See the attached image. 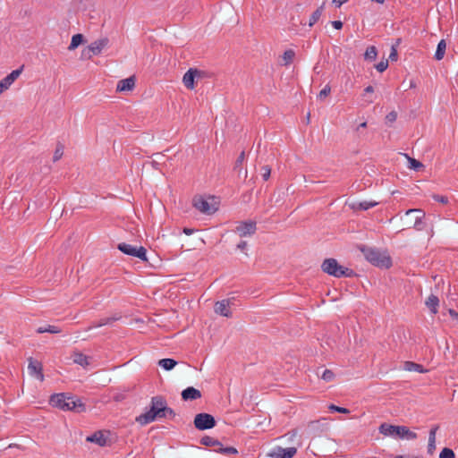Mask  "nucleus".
Instances as JSON below:
<instances>
[{"mask_svg":"<svg viewBox=\"0 0 458 458\" xmlns=\"http://www.w3.org/2000/svg\"><path fill=\"white\" fill-rule=\"evenodd\" d=\"M175 415L174 411L167 406V402L165 397L162 395H156L151 398L149 410L136 417V421L144 426L157 419H174Z\"/></svg>","mask_w":458,"mask_h":458,"instance_id":"1","label":"nucleus"},{"mask_svg":"<svg viewBox=\"0 0 458 458\" xmlns=\"http://www.w3.org/2000/svg\"><path fill=\"white\" fill-rule=\"evenodd\" d=\"M49 403L63 411H72L79 413L86 411V405L81 398L65 393L52 394Z\"/></svg>","mask_w":458,"mask_h":458,"instance_id":"2","label":"nucleus"},{"mask_svg":"<svg viewBox=\"0 0 458 458\" xmlns=\"http://www.w3.org/2000/svg\"><path fill=\"white\" fill-rule=\"evenodd\" d=\"M359 249L363 253L365 259L372 265L383 268H389L392 266L390 256L385 252L365 245L360 246Z\"/></svg>","mask_w":458,"mask_h":458,"instance_id":"3","label":"nucleus"},{"mask_svg":"<svg viewBox=\"0 0 458 458\" xmlns=\"http://www.w3.org/2000/svg\"><path fill=\"white\" fill-rule=\"evenodd\" d=\"M321 269L324 273L336 278L353 277L356 276L354 270L341 266L334 258L326 259L321 264Z\"/></svg>","mask_w":458,"mask_h":458,"instance_id":"4","label":"nucleus"},{"mask_svg":"<svg viewBox=\"0 0 458 458\" xmlns=\"http://www.w3.org/2000/svg\"><path fill=\"white\" fill-rule=\"evenodd\" d=\"M200 444L206 446L214 447V451L224 455H235L238 450L233 446L224 447L222 443L209 436H204L200 439Z\"/></svg>","mask_w":458,"mask_h":458,"instance_id":"5","label":"nucleus"},{"mask_svg":"<svg viewBox=\"0 0 458 458\" xmlns=\"http://www.w3.org/2000/svg\"><path fill=\"white\" fill-rule=\"evenodd\" d=\"M194 427L199 430L211 429L216 425L213 415L206 412L198 413L194 418Z\"/></svg>","mask_w":458,"mask_h":458,"instance_id":"6","label":"nucleus"},{"mask_svg":"<svg viewBox=\"0 0 458 458\" xmlns=\"http://www.w3.org/2000/svg\"><path fill=\"white\" fill-rule=\"evenodd\" d=\"M192 205L199 212L206 215H212L217 210V208L214 205H210L202 196H195L192 199Z\"/></svg>","mask_w":458,"mask_h":458,"instance_id":"7","label":"nucleus"},{"mask_svg":"<svg viewBox=\"0 0 458 458\" xmlns=\"http://www.w3.org/2000/svg\"><path fill=\"white\" fill-rule=\"evenodd\" d=\"M256 231L257 224L252 220L242 221L235 228V232L240 237L251 236L256 233Z\"/></svg>","mask_w":458,"mask_h":458,"instance_id":"8","label":"nucleus"},{"mask_svg":"<svg viewBox=\"0 0 458 458\" xmlns=\"http://www.w3.org/2000/svg\"><path fill=\"white\" fill-rule=\"evenodd\" d=\"M233 303V299H224L222 301H218L215 303L214 310L216 314L231 318L232 312L230 310V305Z\"/></svg>","mask_w":458,"mask_h":458,"instance_id":"9","label":"nucleus"},{"mask_svg":"<svg viewBox=\"0 0 458 458\" xmlns=\"http://www.w3.org/2000/svg\"><path fill=\"white\" fill-rule=\"evenodd\" d=\"M296 453H297L296 447L284 448L282 446H276L268 454V456L274 457V458H292L296 454Z\"/></svg>","mask_w":458,"mask_h":458,"instance_id":"10","label":"nucleus"},{"mask_svg":"<svg viewBox=\"0 0 458 458\" xmlns=\"http://www.w3.org/2000/svg\"><path fill=\"white\" fill-rule=\"evenodd\" d=\"M23 70V65L19 69L13 70L11 73H9L6 77L0 81V94L4 90L9 89V87L15 81V80L20 76Z\"/></svg>","mask_w":458,"mask_h":458,"instance_id":"11","label":"nucleus"},{"mask_svg":"<svg viewBox=\"0 0 458 458\" xmlns=\"http://www.w3.org/2000/svg\"><path fill=\"white\" fill-rule=\"evenodd\" d=\"M28 369L30 375L35 376L40 381L44 380V375L42 373L43 368L41 362L30 357L29 359Z\"/></svg>","mask_w":458,"mask_h":458,"instance_id":"12","label":"nucleus"},{"mask_svg":"<svg viewBox=\"0 0 458 458\" xmlns=\"http://www.w3.org/2000/svg\"><path fill=\"white\" fill-rule=\"evenodd\" d=\"M135 76H130L129 78L119 81L116 86V91L123 92L132 90L135 87Z\"/></svg>","mask_w":458,"mask_h":458,"instance_id":"13","label":"nucleus"},{"mask_svg":"<svg viewBox=\"0 0 458 458\" xmlns=\"http://www.w3.org/2000/svg\"><path fill=\"white\" fill-rule=\"evenodd\" d=\"M181 395L183 401H194L201 397V392L193 386H188L182 391Z\"/></svg>","mask_w":458,"mask_h":458,"instance_id":"14","label":"nucleus"},{"mask_svg":"<svg viewBox=\"0 0 458 458\" xmlns=\"http://www.w3.org/2000/svg\"><path fill=\"white\" fill-rule=\"evenodd\" d=\"M196 68H190L182 77V82L188 89L195 88Z\"/></svg>","mask_w":458,"mask_h":458,"instance_id":"15","label":"nucleus"},{"mask_svg":"<svg viewBox=\"0 0 458 458\" xmlns=\"http://www.w3.org/2000/svg\"><path fill=\"white\" fill-rule=\"evenodd\" d=\"M395 437L413 440L417 438V434L413 431H411L406 426H397Z\"/></svg>","mask_w":458,"mask_h":458,"instance_id":"16","label":"nucleus"},{"mask_svg":"<svg viewBox=\"0 0 458 458\" xmlns=\"http://www.w3.org/2000/svg\"><path fill=\"white\" fill-rule=\"evenodd\" d=\"M109 40L106 38H100L92 42L89 47L90 48L91 54L93 55H98L101 53V51L107 46Z\"/></svg>","mask_w":458,"mask_h":458,"instance_id":"17","label":"nucleus"},{"mask_svg":"<svg viewBox=\"0 0 458 458\" xmlns=\"http://www.w3.org/2000/svg\"><path fill=\"white\" fill-rule=\"evenodd\" d=\"M86 441L95 443L99 446H105L106 445V437L101 431H96L94 434L88 436Z\"/></svg>","mask_w":458,"mask_h":458,"instance_id":"18","label":"nucleus"},{"mask_svg":"<svg viewBox=\"0 0 458 458\" xmlns=\"http://www.w3.org/2000/svg\"><path fill=\"white\" fill-rule=\"evenodd\" d=\"M396 428L397 426L395 425H391L386 422H384L379 426L378 431L380 434L384 436L395 437Z\"/></svg>","mask_w":458,"mask_h":458,"instance_id":"19","label":"nucleus"},{"mask_svg":"<svg viewBox=\"0 0 458 458\" xmlns=\"http://www.w3.org/2000/svg\"><path fill=\"white\" fill-rule=\"evenodd\" d=\"M412 212H417V213H420V215L418 216L415 219V223L413 225V228H415L416 230L418 231H421L424 229V223L422 221V219L424 218L425 216V213L420 210V209H409L406 211V215H409Z\"/></svg>","mask_w":458,"mask_h":458,"instance_id":"20","label":"nucleus"},{"mask_svg":"<svg viewBox=\"0 0 458 458\" xmlns=\"http://www.w3.org/2000/svg\"><path fill=\"white\" fill-rule=\"evenodd\" d=\"M425 304L429 309L431 313H433V314H437V307L439 305V299H438L437 296H436L434 294H430L428 297Z\"/></svg>","mask_w":458,"mask_h":458,"instance_id":"21","label":"nucleus"},{"mask_svg":"<svg viewBox=\"0 0 458 458\" xmlns=\"http://www.w3.org/2000/svg\"><path fill=\"white\" fill-rule=\"evenodd\" d=\"M403 368L405 370H408V371H416L419 373L427 372V369H425L421 364H419V363H416L413 361H405Z\"/></svg>","mask_w":458,"mask_h":458,"instance_id":"22","label":"nucleus"},{"mask_svg":"<svg viewBox=\"0 0 458 458\" xmlns=\"http://www.w3.org/2000/svg\"><path fill=\"white\" fill-rule=\"evenodd\" d=\"M117 249L126 255L134 257L137 247L125 242H122L118 244Z\"/></svg>","mask_w":458,"mask_h":458,"instance_id":"23","label":"nucleus"},{"mask_svg":"<svg viewBox=\"0 0 458 458\" xmlns=\"http://www.w3.org/2000/svg\"><path fill=\"white\" fill-rule=\"evenodd\" d=\"M85 41V38H84V36L81 33H78V34H75L72 37V40H71V43L68 47V49L69 50H74L76 49L80 45H81L82 43H84Z\"/></svg>","mask_w":458,"mask_h":458,"instance_id":"24","label":"nucleus"},{"mask_svg":"<svg viewBox=\"0 0 458 458\" xmlns=\"http://www.w3.org/2000/svg\"><path fill=\"white\" fill-rule=\"evenodd\" d=\"M177 364V361L174 359L165 358L158 360V365L165 370L173 369Z\"/></svg>","mask_w":458,"mask_h":458,"instance_id":"25","label":"nucleus"},{"mask_svg":"<svg viewBox=\"0 0 458 458\" xmlns=\"http://www.w3.org/2000/svg\"><path fill=\"white\" fill-rule=\"evenodd\" d=\"M73 361L82 367L89 365V357L81 352H75L73 355Z\"/></svg>","mask_w":458,"mask_h":458,"instance_id":"26","label":"nucleus"},{"mask_svg":"<svg viewBox=\"0 0 458 458\" xmlns=\"http://www.w3.org/2000/svg\"><path fill=\"white\" fill-rule=\"evenodd\" d=\"M325 3H323L316 11H314L310 18L309 26L312 27L320 18L324 11Z\"/></svg>","mask_w":458,"mask_h":458,"instance_id":"27","label":"nucleus"},{"mask_svg":"<svg viewBox=\"0 0 458 458\" xmlns=\"http://www.w3.org/2000/svg\"><path fill=\"white\" fill-rule=\"evenodd\" d=\"M445 49H446L445 41L444 39H441L438 42L437 47V50L435 53V59L437 61L442 60L444 58Z\"/></svg>","mask_w":458,"mask_h":458,"instance_id":"28","label":"nucleus"},{"mask_svg":"<svg viewBox=\"0 0 458 458\" xmlns=\"http://www.w3.org/2000/svg\"><path fill=\"white\" fill-rule=\"evenodd\" d=\"M377 56V49L375 46H369L367 47L364 53V59L366 61H375Z\"/></svg>","mask_w":458,"mask_h":458,"instance_id":"29","label":"nucleus"},{"mask_svg":"<svg viewBox=\"0 0 458 458\" xmlns=\"http://www.w3.org/2000/svg\"><path fill=\"white\" fill-rule=\"evenodd\" d=\"M295 52L293 49L285 50L283 54V64L282 65L287 66L291 64L294 59Z\"/></svg>","mask_w":458,"mask_h":458,"instance_id":"30","label":"nucleus"},{"mask_svg":"<svg viewBox=\"0 0 458 458\" xmlns=\"http://www.w3.org/2000/svg\"><path fill=\"white\" fill-rule=\"evenodd\" d=\"M37 333H38V334H43V333L59 334V333H61V329L55 326L47 325L45 327H39L37 329Z\"/></svg>","mask_w":458,"mask_h":458,"instance_id":"31","label":"nucleus"},{"mask_svg":"<svg viewBox=\"0 0 458 458\" xmlns=\"http://www.w3.org/2000/svg\"><path fill=\"white\" fill-rule=\"evenodd\" d=\"M377 205L376 201H360L357 204L353 205V208L360 209V210H368Z\"/></svg>","mask_w":458,"mask_h":458,"instance_id":"32","label":"nucleus"},{"mask_svg":"<svg viewBox=\"0 0 458 458\" xmlns=\"http://www.w3.org/2000/svg\"><path fill=\"white\" fill-rule=\"evenodd\" d=\"M409 159V168L414 171H420L422 167H424L423 164L419 160L411 157H408Z\"/></svg>","mask_w":458,"mask_h":458,"instance_id":"33","label":"nucleus"},{"mask_svg":"<svg viewBox=\"0 0 458 458\" xmlns=\"http://www.w3.org/2000/svg\"><path fill=\"white\" fill-rule=\"evenodd\" d=\"M64 155V145L60 142L57 143L55 150L54 152L53 156V161L56 162L58 161Z\"/></svg>","mask_w":458,"mask_h":458,"instance_id":"34","label":"nucleus"},{"mask_svg":"<svg viewBox=\"0 0 458 458\" xmlns=\"http://www.w3.org/2000/svg\"><path fill=\"white\" fill-rule=\"evenodd\" d=\"M136 258L143 260V261H147V250L140 246V247H137L136 249V253H135V256Z\"/></svg>","mask_w":458,"mask_h":458,"instance_id":"35","label":"nucleus"},{"mask_svg":"<svg viewBox=\"0 0 458 458\" xmlns=\"http://www.w3.org/2000/svg\"><path fill=\"white\" fill-rule=\"evenodd\" d=\"M439 458H455V454L451 448L445 447L442 449Z\"/></svg>","mask_w":458,"mask_h":458,"instance_id":"36","label":"nucleus"},{"mask_svg":"<svg viewBox=\"0 0 458 458\" xmlns=\"http://www.w3.org/2000/svg\"><path fill=\"white\" fill-rule=\"evenodd\" d=\"M261 176L264 181H267L271 174V168L269 165H263L260 169Z\"/></svg>","mask_w":458,"mask_h":458,"instance_id":"37","label":"nucleus"},{"mask_svg":"<svg viewBox=\"0 0 458 458\" xmlns=\"http://www.w3.org/2000/svg\"><path fill=\"white\" fill-rule=\"evenodd\" d=\"M388 67V60H382L378 64L375 65V68L377 72H385Z\"/></svg>","mask_w":458,"mask_h":458,"instance_id":"38","label":"nucleus"},{"mask_svg":"<svg viewBox=\"0 0 458 458\" xmlns=\"http://www.w3.org/2000/svg\"><path fill=\"white\" fill-rule=\"evenodd\" d=\"M92 56H94V55H93V54H91V51H90V48L89 47V46L81 51V58L82 60H89L92 58Z\"/></svg>","mask_w":458,"mask_h":458,"instance_id":"39","label":"nucleus"},{"mask_svg":"<svg viewBox=\"0 0 458 458\" xmlns=\"http://www.w3.org/2000/svg\"><path fill=\"white\" fill-rule=\"evenodd\" d=\"M107 325H108V321H106V318H104L99 319L97 322H94L91 326H89L88 327L87 330H90V329L95 328V327H101L103 326H107Z\"/></svg>","mask_w":458,"mask_h":458,"instance_id":"40","label":"nucleus"},{"mask_svg":"<svg viewBox=\"0 0 458 458\" xmlns=\"http://www.w3.org/2000/svg\"><path fill=\"white\" fill-rule=\"evenodd\" d=\"M321 377L327 381V382H329L331 381L334 377H335V374L332 370L330 369H325Z\"/></svg>","mask_w":458,"mask_h":458,"instance_id":"41","label":"nucleus"},{"mask_svg":"<svg viewBox=\"0 0 458 458\" xmlns=\"http://www.w3.org/2000/svg\"><path fill=\"white\" fill-rule=\"evenodd\" d=\"M331 92V88L328 85H326L318 93V98L323 99L324 98L327 97Z\"/></svg>","mask_w":458,"mask_h":458,"instance_id":"42","label":"nucleus"},{"mask_svg":"<svg viewBox=\"0 0 458 458\" xmlns=\"http://www.w3.org/2000/svg\"><path fill=\"white\" fill-rule=\"evenodd\" d=\"M439 428V425H434L430 431H429V436H428V441L429 442H435L436 443V434H437V431L438 430Z\"/></svg>","mask_w":458,"mask_h":458,"instance_id":"43","label":"nucleus"},{"mask_svg":"<svg viewBox=\"0 0 458 458\" xmlns=\"http://www.w3.org/2000/svg\"><path fill=\"white\" fill-rule=\"evenodd\" d=\"M244 159H245V152L242 151L235 161V164H234L235 170H237L242 165Z\"/></svg>","mask_w":458,"mask_h":458,"instance_id":"44","label":"nucleus"},{"mask_svg":"<svg viewBox=\"0 0 458 458\" xmlns=\"http://www.w3.org/2000/svg\"><path fill=\"white\" fill-rule=\"evenodd\" d=\"M329 410L332 411H336V412H340V413H349L350 412V411L348 409L340 407V406H336L335 404H331L329 406Z\"/></svg>","mask_w":458,"mask_h":458,"instance_id":"45","label":"nucleus"},{"mask_svg":"<svg viewBox=\"0 0 458 458\" xmlns=\"http://www.w3.org/2000/svg\"><path fill=\"white\" fill-rule=\"evenodd\" d=\"M432 198L436 200V201H438L442 204H447L448 203V198L446 196H444V195H438V194H434L432 196Z\"/></svg>","mask_w":458,"mask_h":458,"instance_id":"46","label":"nucleus"},{"mask_svg":"<svg viewBox=\"0 0 458 458\" xmlns=\"http://www.w3.org/2000/svg\"><path fill=\"white\" fill-rule=\"evenodd\" d=\"M398 58V53H397V49H396V47L394 46H392L391 47V52H390V55H389V58L387 59L388 61H396Z\"/></svg>","mask_w":458,"mask_h":458,"instance_id":"47","label":"nucleus"},{"mask_svg":"<svg viewBox=\"0 0 458 458\" xmlns=\"http://www.w3.org/2000/svg\"><path fill=\"white\" fill-rule=\"evenodd\" d=\"M209 77V73L203 70H199L196 68V79L201 80L204 78Z\"/></svg>","mask_w":458,"mask_h":458,"instance_id":"48","label":"nucleus"},{"mask_svg":"<svg viewBox=\"0 0 458 458\" xmlns=\"http://www.w3.org/2000/svg\"><path fill=\"white\" fill-rule=\"evenodd\" d=\"M397 118V113L395 111H392L389 114H387L386 119L389 123H394Z\"/></svg>","mask_w":458,"mask_h":458,"instance_id":"49","label":"nucleus"},{"mask_svg":"<svg viewBox=\"0 0 458 458\" xmlns=\"http://www.w3.org/2000/svg\"><path fill=\"white\" fill-rule=\"evenodd\" d=\"M331 24L335 30H341L344 25L341 21H331Z\"/></svg>","mask_w":458,"mask_h":458,"instance_id":"50","label":"nucleus"},{"mask_svg":"<svg viewBox=\"0 0 458 458\" xmlns=\"http://www.w3.org/2000/svg\"><path fill=\"white\" fill-rule=\"evenodd\" d=\"M436 449V443L435 442H429L428 444V453L432 454Z\"/></svg>","mask_w":458,"mask_h":458,"instance_id":"51","label":"nucleus"},{"mask_svg":"<svg viewBox=\"0 0 458 458\" xmlns=\"http://www.w3.org/2000/svg\"><path fill=\"white\" fill-rule=\"evenodd\" d=\"M106 321H108V325H113L114 322L120 319V317L117 316H112L108 318H105Z\"/></svg>","mask_w":458,"mask_h":458,"instance_id":"52","label":"nucleus"},{"mask_svg":"<svg viewBox=\"0 0 458 458\" xmlns=\"http://www.w3.org/2000/svg\"><path fill=\"white\" fill-rule=\"evenodd\" d=\"M247 247V242L245 241H241L238 244H237V249L241 250H244Z\"/></svg>","mask_w":458,"mask_h":458,"instance_id":"53","label":"nucleus"},{"mask_svg":"<svg viewBox=\"0 0 458 458\" xmlns=\"http://www.w3.org/2000/svg\"><path fill=\"white\" fill-rule=\"evenodd\" d=\"M349 0H333V4L336 6V7H340L342 4H344V3L348 2Z\"/></svg>","mask_w":458,"mask_h":458,"instance_id":"54","label":"nucleus"},{"mask_svg":"<svg viewBox=\"0 0 458 458\" xmlns=\"http://www.w3.org/2000/svg\"><path fill=\"white\" fill-rule=\"evenodd\" d=\"M449 314L453 318L458 319V312L455 311L454 310H449Z\"/></svg>","mask_w":458,"mask_h":458,"instance_id":"55","label":"nucleus"},{"mask_svg":"<svg viewBox=\"0 0 458 458\" xmlns=\"http://www.w3.org/2000/svg\"><path fill=\"white\" fill-rule=\"evenodd\" d=\"M366 127H367V122H363L357 126L356 131H360V129H363Z\"/></svg>","mask_w":458,"mask_h":458,"instance_id":"56","label":"nucleus"},{"mask_svg":"<svg viewBox=\"0 0 458 458\" xmlns=\"http://www.w3.org/2000/svg\"><path fill=\"white\" fill-rule=\"evenodd\" d=\"M364 92L365 93H373L374 92V88L369 85V86L365 88Z\"/></svg>","mask_w":458,"mask_h":458,"instance_id":"57","label":"nucleus"},{"mask_svg":"<svg viewBox=\"0 0 458 458\" xmlns=\"http://www.w3.org/2000/svg\"><path fill=\"white\" fill-rule=\"evenodd\" d=\"M195 230L191 228H184L183 233L187 235H191Z\"/></svg>","mask_w":458,"mask_h":458,"instance_id":"58","label":"nucleus"},{"mask_svg":"<svg viewBox=\"0 0 458 458\" xmlns=\"http://www.w3.org/2000/svg\"><path fill=\"white\" fill-rule=\"evenodd\" d=\"M310 114L309 113V114H307V117H306L307 123H310Z\"/></svg>","mask_w":458,"mask_h":458,"instance_id":"59","label":"nucleus"},{"mask_svg":"<svg viewBox=\"0 0 458 458\" xmlns=\"http://www.w3.org/2000/svg\"><path fill=\"white\" fill-rule=\"evenodd\" d=\"M413 87H415V84L411 82V88H413Z\"/></svg>","mask_w":458,"mask_h":458,"instance_id":"60","label":"nucleus"}]
</instances>
